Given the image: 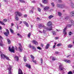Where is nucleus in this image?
<instances>
[{
  "mask_svg": "<svg viewBox=\"0 0 74 74\" xmlns=\"http://www.w3.org/2000/svg\"><path fill=\"white\" fill-rule=\"evenodd\" d=\"M15 19L16 21H19V17H18V16H22V14L19 12H16L15 13Z\"/></svg>",
  "mask_w": 74,
  "mask_h": 74,
  "instance_id": "nucleus-1",
  "label": "nucleus"
},
{
  "mask_svg": "<svg viewBox=\"0 0 74 74\" xmlns=\"http://www.w3.org/2000/svg\"><path fill=\"white\" fill-rule=\"evenodd\" d=\"M47 25L49 26V28L47 27L46 28L47 30H49V31L52 30V23L51 22V21H49L47 24Z\"/></svg>",
  "mask_w": 74,
  "mask_h": 74,
  "instance_id": "nucleus-2",
  "label": "nucleus"
},
{
  "mask_svg": "<svg viewBox=\"0 0 74 74\" xmlns=\"http://www.w3.org/2000/svg\"><path fill=\"white\" fill-rule=\"evenodd\" d=\"M59 69L60 71H63L65 69L64 68L63 64H61L59 66Z\"/></svg>",
  "mask_w": 74,
  "mask_h": 74,
  "instance_id": "nucleus-3",
  "label": "nucleus"
},
{
  "mask_svg": "<svg viewBox=\"0 0 74 74\" xmlns=\"http://www.w3.org/2000/svg\"><path fill=\"white\" fill-rule=\"evenodd\" d=\"M9 49L11 52H14V47L13 46L12 47L11 49L10 47H9Z\"/></svg>",
  "mask_w": 74,
  "mask_h": 74,
  "instance_id": "nucleus-4",
  "label": "nucleus"
},
{
  "mask_svg": "<svg viewBox=\"0 0 74 74\" xmlns=\"http://www.w3.org/2000/svg\"><path fill=\"white\" fill-rule=\"evenodd\" d=\"M9 68H8L9 70L8 74H12L11 73V69H12V66L11 65H9Z\"/></svg>",
  "mask_w": 74,
  "mask_h": 74,
  "instance_id": "nucleus-5",
  "label": "nucleus"
},
{
  "mask_svg": "<svg viewBox=\"0 0 74 74\" xmlns=\"http://www.w3.org/2000/svg\"><path fill=\"white\" fill-rule=\"evenodd\" d=\"M29 47L30 48H31L32 47V49L33 50H34V51H36V47H34V46H32V45H29Z\"/></svg>",
  "mask_w": 74,
  "mask_h": 74,
  "instance_id": "nucleus-6",
  "label": "nucleus"
},
{
  "mask_svg": "<svg viewBox=\"0 0 74 74\" xmlns=\"http://www.w3.org/2000/svg\"><path fill=\"white\" fill-rule=\"evenodd\" d=\"M44 9L45 11H48L49 9V7L48 6H45Z\"/></svg>",
  "mask_w": 74,
  "mask_h": 74,
  "instance_id": "nucleus-7",
  "label": "nucleus"
},
{
  "mask_svg": "<svg viewBox=\"0 0 74 74\" xmlns=\"http://www.w3.org/2000/svg\"><path fill=\"white\" fill-rule=\"evenodd\" d=\"M66 29H67V27L65 28L64 29H63V33L64 34V36H66L67 34V32L66 31Z\"/></svg>",
  "mask_w": 74,
  "mask_h": 74,
  "instance_id": "nucleus-8",
  "label": "nucleus"
},
{
  "mask_svg": "<svg viewBox=\"0 0 74 74\" xmlns=\"http://www.w3.org/2000/svg\"><path fill=\"white\" fill-rule=\"evenodd\" d=\"M14 58L15 60H16V61L17 62L19 61V57L16 56H14Z\"/></svg>",
  "mask_w": 74,
  "mask_h": 74,
  "instance_id": "nucleus-9",
  "label": "nucleus"
},
{
  "mask_svg": "<svg viewBox=\"0 0 74 74\" xmlns=\"http://www.w3.org/2000/svg\"><path fill=\"white\" fill-rule=\"evenodd\" d=\"M1 59H5V57H6V56L4 54H1Z\"/></svg>",
  "mask_w": 74,
  "mask_h": 74,
  "instance_id": "nucleus-10",
  "label": "nucleus"
},
{
  "mask_svg": "<svg viewBox=\"0 0 74 74\" xmlns=\"http://www.w3.org/2000/svg\"><path fill=\"white\" fill-rule=\"evenodd\" d=\"M70 16L71 17H73V16H74V11L71 12L70 14Z\"/></svg>",
  "mask_w": 74,
  "mask_h": 74,
  "instance_id": "nucleus-11",
  "label": "nucleus"
},
{
  "mask_svg": "<svg viewBox=\"0 0 74 74\" xmlns=\"http://www.w3.org/2000/svg\"><path fill=\"white\" fill-rule=\"evenodd\" d=\"M23 23L24 24H25V25H26V26H27V27H29V24H28V23H27V22H26L23 21Z\"/></svg>",
  "mask_w": 74,
  "mask_h": 74,
  "instance_id": "nucleus-12",
  "label": "nucleus"
},
{
  "mask_svg": "<svg viewBox=\"0 0 74 74\" xmlns=\"http://www.w3.org/2000/svg\"><path fill=\"white\" fill-rule=\"evenodd\" d=\"M66 8V6L64 4H61V8Z\"/></svg>",
  "mask_w": 74,
  "mask_h": 74,
  "instance_id": "nucleus-13",
  "label": "nucleus"
},
{
  "mask_svg": "<svg viewBox=\"0 0 74 74\" xmlns=\"http://www.w3.org/2000/svg\"><path fill=\"white\" fill-rule=\"evenodd\" d=\"M32 42L34 44H35V45H37L38 44V42L36 40H33L32 41Z\"/></svg>",
  "mask_w": 74,
  "mask_h": 74,
  "instance_id": "nucleus-14",
  "label": "nucleus"
},
{
  "mask_svg": "<svg viewBox=\"0 0 74 74\" xmlns=\"http://www.w3.org/2000/svg\"><path fill=\"white\" fill-rule=\"evenodd\" d=\"M18 74H23V72L20 69H18Z\"/></svg>",
  "mask_w": 74,
  "mask_h": 74,
  "instance_id": "nucleus-15",
  "label": "nucleus"
},
{
  "mask_svg": "<svg viewBox=\"0 0 74 74\" xmlns=\"http://www.w3.org/2000/svg\"><path fill=\"white\" fill-rule=\"evenodd\" d=\"M42 2L44 4H47L48 3V0H43Z\"/></svg>",
  "mask_w": 74,
  "mask_h": 74,
  "instance_id": "nucleus-16",
  "label": "nucleus"
},
{
  "mask_svg": "<svg viewBox=\"0 0 74 74\" xmlns=\"http://www.w3.org/2000/svg\"><path fill=\"white\" fill-rule=\"evenodd\" d=\"M18 51L20 52H22V47H18Z\"/></svg>",
  "mask_w": 74,
  "mask_h": 74,
  "instance_id": "nucleus-17",
  "label": "nucleus"
},
{
  "mask_svg": "<svg viewBox=\"0 0 74 74\" xmlns=\"http://www.w3.org/2000/svg\"><path fill=\"white\" fill-rule=\"evenodd\" d=\"M64 61L66 63H70L71 62L69 60L65 59L64 60Z\"/></svg>",
  "mask_w": 74,
  "mask_h": 74,
  "instance_id": "nucleus-18",
  "label": "nucleus"
},
{
  "mask_svg": "<svg viewBox=\"0 0 74 74\" xmlns=\"http://www.w3.org/2000/svg\"><path fill=\"white\" fill-rule=\"evenodd\" d=\"M69 22L71 23L72 24V25H74V21H73L72 20H69Z\"/></svg>",
  "mask_w": 74,
  "mask_h": 74,
  "instance_id": "nucleus-19",
  "label": "nucleus"
},
{
  "mask_svg": "<svg viewBox=\"0 0 74 74\" xmlns=\"http://www.w3.org/2000/svg\"><path fill=\"white\" fill-rule=\"evenodd\" d=\"M4 35H5V36H6L7 37H8V34H9L10 33H8L7 32H5V33H4Z\"/></svg>",
  "mask_w": 74,
  "mask_h": 74,
  "instance_id": "nucleus-20",
  "label": "nucleus"
},
{
  "mask_svg": "<svg viewBox=\"0 0 74 74\" xmlns=\"http://www.w3.org/2000/svg\"><path fill=\"white\" fill-rule=\"evenodd\" d=\"M17 35L18 36H19V37H20V38H23L22 36H21V35L19 33H18L17 34Z\"/></svg>",
  "mask_w": 74,
  "mask_h": 74,
  "instance_id": "nucleus-21",
  "label": "nucleus"
},
{
  "mask_svg": "<svg viewBox=\"0 0 74 74\" xmlns=\"http://www.w3.org/2000/svg\"><path fill=\"white\" fill-rule=\"evenodd\" d=\"M53 17V16H52V15H50L48 17V18L49 19H51V18H52Z\"/></svg>",
  "mask_w": 74,
  "mask_h": 74,
  "instance_id": "nucleus-22",
  "label": "nucleus"
},
{
  "mask_svg": "<svg viewBox=\"0 0 74 74\" xmlns=\"http://www.w3.org/2000/svg\"><path fill=\"white\" fill-rule=\"evenodd\" d=\"M25 66L27 67L29 69H30V68H31V66H30V65H29L28 64H27Z\"/></svg>",
  "mask_w": 74,
  "mask_h": 74,
  "instance_id": "nucleus-23",
  "label": "nucleus"
},
{
  "mask_svg": "<svg viewBox=\"0 0 74 74\" xmlns=\"http://www.w3.org/2000/svg\"><path fill=\"white\" fill-rule=\"evenodd\" d=\"M49 44H47L45 47L46 49H48V48H49Z\"/></svg>",
  "mask_w": 74,
  "mask_h": 74,
  "instance_id": "nucleus-24",
  "label": "nucleus"
},
{
  "mask_svg": "<svg viewBox=\"0 0 74 74\" xmlns=\"http://www.w3.org/2000/svg\"><path fill=\"white\" fill-rule=\"evenodd\" d=\"M57 7L58 8H61V4H58L57 5Z\"/></svg>",
  "mask_w": 74,
  "mask_h": 74,
  "instance_id": "nucleus-25",
  "label": "nucleus"
},
{
  "mask_svg": "<svg viewBox=\"0 0 74 74\" xmlns=\"http://www.w3.org/2000/svg\"><path fill=\"white\" fill-rule=\"evenodd\" d=\"M9 44H11V40L9 39H8L7 40Z\"/></svg>",
  "mask_w": 74,
  "mask_h": 74,
  "instance_id": "nucleus-26",
  "label": "nucleus"
},
{
  "mask_svg": "<svg viewBox=\"0 0 74 74\" xmlns=\"http://www.w3.org/2000/svg\"><path fill=\"white\" fill-rule=\"evenodd\" d=\"M71 7L72 8H74V4L73 3H71Z\"/></svg>",
  "mask_w": 74,
  "mask_h": 74,
  "instance_id": "nucleus-27",
  "label": "nucleus"
},
{
  "mask_svg": "<svg viewBox=\"0 0 74 74\" xmlns=\"http://www.w3.org/2000/svg\"><path fill=\"white\" fill-rule=\"evenodd\" d=\"M23 59L24 62H26V61H27V58H26V56H25Z\"/></svg>",
  "mask_w": 74,
  "mask_h": 74,
  "instance_id": "nucleus-28",
  "label": "nucleus"
},
{
  "mask_svg": "<svg viewBox=\"0 0 74 74\" xmlns=\"http://www.w3.org/2000/svg\"><path fill=\"white\" fill-rule=\"evenodd\" d=\"M31 36V33L29 32L27 35V36L29 38H30V36Z\"/></svg>",
  "mask_w": 74,
  "mask_h": 74,
  "instance_id": "nucleus-29",
  "label": "nucleus"
},
{
  "mask_svg": "<svg viewBox=\"0 0 74 74\" xmlns=\"http://www.w3.org/2000/svg\"><path fill=\"white\" fill-rule=\"evenodd\" d=\"M30 56H31L32 59V60H34V57L32 55H30Z\"/></svg>",
  "mask_w": 74,
  "mask_h": 74,
  "instance_id": "nucleus-30",
  "label": "nucleus"
},
{
  "mask_svg": "<svg viewBox=\"0 0 74 74\" xmlns=\"http://www.w3.org/2000/svg\"><path fill=\"white\" fill-rule=\"evenodd\" d=\"M5 58L7 60H10V58H9V57L7 56H6Z\"/></svg>",
  "mask_w": 74,
  "mask_h": 74,
  "instance_id": "nucleus-31",
  "label": "nucleus"
},
{
  "mask_svg": "<svg viewBox=\"0 0 74 74\" xmlns=\"http://www.w3.org/2000/svg\"><path fill=\"white\" fill-rule=\"evenodd\" d=\"M10 31L11 33H14V30H12V29H10Z\"/></svg>",
  "mask_w": 74,
  "mask_h": 74,
  "instance_id": "nucleus-32",
  "label": "nucleus"
},
{
  "mask_svg": "<svg viewBox=\"0 0 74 74\" xmlns=\"http://www.w3.org/2000/svg\"><path fill=\"white\" fill-rule=\"evenodd\" d=\"M73 45H69L68 46V48H72L73 47Z\"/></svg>",
  "mask_w": 74,
  "mask_h": 74,
  "instance_id": "nucleus-33",
  "label": "nucleus"
},
{
  "mask_svg": "<svg viewBox=\"0 0 74 74\" xmlns=\"http://www.w3.org/2000/svg\"><path fill=\"white\" fill-rule=\"evenodd\" d=\"M19 1L20 2H21V3H25V1L23 0H19Z\"/></svg>",
  "mask_w": 74,
  "mask_h": 74,
  "instance_id": "nucleus-34",
  "label": "nucleus"
},
{
  "mask_svg": "<svg viewBox=\"0 0 74 74\" xmlns=\"http://www.w3.org/2000/svg\"><path fill=\"white\" fill-rule=\"evenodd\" d=\"M68 19H69V17L66 16L65 17L64 19L65 21H67V20H68Z\"/></svg>",
  "mask_w": 74,
  "mask_h": 74,
  "instance_id": "nucleus-35",
  "label": "nucleus"
},
{
  "mask_svg": "<svg viewBox=\"0 0 74 74\" xmlns=\"http://www.w3.org/2000/svg\"><path fill=\"white\" fill-rule=\"evenodd\" d=\"M0 23L2 25H4V26H5V24H4V23L3 22H2L1 21L0 22Z\"/></svg>",
  "mask_w": 74,
  "mask_h": 74,
  "instance_id": "nucleus-36",
  "label": "nucleus"
},
{
  "mask_svg": "<svg viewBox=\"0 0 74 74\" xmlns=\"http://www.w3.org/2000/svg\"><path fill=\"white\" fill-rule=\"evenodd\" d=\"M58 15L60 16L62 15V13L60 12H58Z\"/></svg>",
  "mask_w": 74,
  "mask_h": 74,
  "instance_id": "nucleus-37",
  "label": "nucleus"
},
{
  "mask_svg": "<svg viewBox=\"0 0 74 74\" xmlns=\"http://www.w3.org/2000/svg\"><path fill=\"white\" fill-rule=\"evenodd\" d=\"M61 45H62V44L61 43H59L57 45V47H60Z\"/></svg>",
  "mask_w": 74,
  "mask_h": 74,
  "instance_id": "nucleus-38",
  "label": "nucleus"
},
{
  "mask_svg": "<svg viewBox=\"0 0 74 74\" xmlns=\"http://www.w3.org/2000/svg\"><path fill=\"white\" fill-rule=\"evenodd\" d=\"M68 74H73L72 72L71 71H69L68 73Z\"/></svg>",
  "mask_w": 74,
  "mask_h": 74,
  "instance_id": "nucleus-39",
  "label": "nucleus"
},
{
  "mask_svg": "<svg viewBox=\"0 0 74 74\" xmlns=\"http://www.w3.org/2000/svg\"><path fill=\"white\" fill-rule=\"evenodd\" d=\"M6 33H10V32H9V30L8 29H6Z\"/></svg>",
  "mask_w": 74,
  "mask_h": 74,
  "instance_id": "nucleus-40",
  "label": "nucleus"
},
{
  "mask_svg": "<svg viewBox=\"0 0 74 74\" xmlns=\"http://www.w3.org/2000/svg\"><path fill=\"white\" fill-rule=\"evenodd\" d=\"M29 12L30 14H33V11L32 10H31Z\"/></svg>",
  "mask_w": 74,
  "mask_h": 74,
  "instance_id": "nucleus-41",
  "label": "nucleus"
},
{
  "mask_svg": "<svg viewBox=\"0 0 74 74\" xmlns=\"http://www.w3.org/2000/svg\"><path fill=\"white\" fill-rule=\"evenodd\" d=\"M51 5H52V7L55 6V4H54V3H53L52 2V3H51Z\"/></svg>",
  "mask_w": 74,
  "mask_h": 74,
  "instance_id": "nucleus-42",
  "label": "nucleus"
},
{
  "mask_svg": "<svg viewBox=\"0 0 74 74\" xmlns=\"http://www.w3.org/2000/svg\"><path fill=\"white\" fill-rule=\"evenodd\" d=\"M32 62H34V63H36V60H32Z\"/></svg>",
  "mask_w": 74,
  "mask_h": 74,
  "instance_id": "nucleus-43",
  "label": "nucleus"
},
{
  "mask_svg": "<svg viewBox=\"0 0 74 74\" xmlns=\"http://www.w3.org/2000/svg\"><path fill=\"white\" fill-rule=\"evenodd\" d=\"M37 49H40V50H41V48L39 47H37Z\"/></svg>",
  "mask_w": 74,
  "mask_h": 74,
  "instance_id": "nucleus-44",
  "label": "nucleus"
},
{
  "mask_svg": "<svg viewBox=\"0 0 74 74\" xmlns=\"http://www.w3.org/2000/svg\"><path fill=\"white\" fill-rule=\"evenodd\" d=\"M3 20L4 21V22H6L7 21V20L6 19H4Z\"/></svg>",
  "mask_w": 74,
  "mask_h": 74,
  "instance_id": "nucleus-45",
  "label": "nucleus"
},
{
  "mask_svg": "<svg viewBox=\"0 0 74 74\" xmlns=\"http://www.w3.org/2000/svg\"><path fill=\"white\" fill-rule=\"evenodd\" d=\"M53 35H56V32H53Z\"/></svg>",
  "mask_w": 74,
  "mask_h": 74,
  "instance_id": "nucleus-46",
  "label": "nucleus"
},
{
  "mask_svg": "<svg viewBox=\"0 0 74 74\" xmlns=\"http://www.w3.org/2000/svg\"><path fill=\"white\" fill-rule=\"evenodd\" d=\"M38 11H39V12H40L41 11V9H40V8H38Z\"/></svg>",
  "mask_w": 74,
  "mask_h": 74,
  "instance_id": "nucleus-47",
  "label": "nucleus"
},
{
  "mask_svg": "<svg viewBox=\"0 0 74 74\" xmlns=\"http://www.w3.org/2000/svg\"><path fill=\"white\" fill-rule=\"evenodd\" d=\"M42 59L41 58L40 59V61H41V63L42 64Z\"/></svg>",
  "mask_w": 74,
  "mask_h": 74,
  "instance_id": "nucleus-48",
  "label": "nucleus"
},
{
  "mask_svg": "<svg viewBox=\"0 0 74 74\" xmlns=\"http://www.w3.org/2000/svg\"><path fill=\"white\" fill-rule=\"evenodd\" d=\"M55 40H58V39H59V37H56L55 38Z\"/></svg>",
  "mask_w": 74,
  "mask_h": 74,
  "instance_id": "nucleus-49",
  "label": "nucleus"
},
{
  "mask_svg": "<svg viewBox=\"0 0 74 74\" xmlns=\"http://www.w3.org/2000/svg\"><path fill=\"white\" fill-rule=\"evenodd\" d=\"M38 27H39L40 28V27H42V25L41 24H40V25H39Z\"/></svg>",
  "mask_w": 74,
  "mask_h": 74,
  "instance_id": "nucleus-50",
  "label": "nucleus"
},
{
  "mask_svg": "<svg viewBox=\"0 0 74 74\" xmlns=\"http://www.w3.org/2000/svg\"><path fill=\"white\" fill-rule=\"evenodd\" d=\"M71 25L69 24L68 25V27H71Z\"/></svg>",
  "mask_w": 74,
  "mask_h": 74,
  "instance_id": "nucleus-51",
  "label": "nucleus"
},
{
  "mask_svg": "<svg viewBox=\"0 0 74 74\" xmlns=\"http://www.w3.org/2000/svg\"><path fill=\"white\" fill-rule=\"evenodd\" d=\"M40 6L42 7H44V6H43V5H42L41 3H40Z\"/></svg>",
  "mask_w": 74,
  "mask_h": 74,
  "instance_id": "nucleus-52",
  "label": "nucleus"
},
{
  "mask_svg": "<svg viewBox=\"0 0 74 74\" xmlns=\"http://www.w3.org/2000/svg\"><path fill=\"white\" fill-rule=\"evenodd\" d=\"M37 21H40V18L38 17H37Z\"/></svg>",
  "mask_w": 74,
  "mask_h": 74,
  "instance_id": "nucleus-53",
  "label": "nucleus"
},
{
  "mask_svg": "<svg viewBox=\"0 0 74 74\" xmlns=\"http://www.w3.org/2000/svg\"><path fill=\"white\" fill-rule=\"evenodd\" d=\"M52 60H55V58L54 57H53L52 59Z\"/></svg>",
  "mask_w": 74,
  "mask_h": 74,
  "instance_id": "nucleus-54",
  "label": "nucleus"
},
{
  "mask_svg": "<svg viewBox=\"0 0 74 74\" xmlns=\"http://www.w3.org/2000/svg\"><path fill=\"white\" fill-rule=\"evenodd\" d=\"M59 53V52L58 51H56L55 52V54H58Z\"/></svg>",
  "mask_w": 74,
  "mask_h": 74,
  "instance_id": "nucleus-55",
  "label": "nucleus"
},
{
  "mask_svg": "<svg viewBox=\"0 0 74 74\" xmlns=\"http://www.w3.org/2000/svg\"><path fill=\"white\" fill-rule=\"evenodd\" d=\"M27 16V14H25L24 15V17H25V18H26V17Z\"/></svg>",
  "mask_w": 74,
  "mask_h": 74,
  "instance_id": "nucleus-56",
  "label": "nucleus"
},
{
  "mask_svg": "<svg viewBox=\"0 0 74 74\" xmlns=\"http://www.w3.org/2000/svg\"><path fill=\"white\" fill-rule=\"evenodd\" d=\"M14 26V24L13 23H12L11 24V26Z\"/></svg>",
  "mask_w": 74,
  "mask_h": 74,
  "instance_id": "nucleus-57",
  "label": "nucleus"
},
{
  "mask_svg": "<svg viewBox=\"0 0 74 74\" xmlns=\"http://www.w3.org/2000/svg\"><path fill=\"white\" fill-rule=\"evenodd\" d=\"M69 35H70V36H71V32H69Z\"/></svg>",
  "mask_w": 74,
  "mask_h": 74,
  "instance_id": "nucleus-58",
  "label": "nucleus"
},
{
  "mask_svg": "<svg viewBox=\"0 0 74 74\" xmlns=\"http://www.w3.org/2000/svg\"><path fill=\"white\" fill-rule=\"evenodd\" d=\"M55 46H55V45H54V46H53V49H54V48H55Z\"/></svg>",
  "mask_w": 74,
  "mask_h": 74,
  "instance_id": "nucleus-59",
  "label": "nucleus"
},
{
  "mask_svg": "<svg viewBox=\"0 0 74 74\" xmlns=\"http://www.w3.org/2000/svg\"><path fill=\"white\" fill-rule=\"evenodd\" d=\"M3 44H2V43H0V46H3Z\"/></svg>",
  "mask_w": 74,
  "mask_h": 74,
  "instance_id": "nucleus-60",
  "label": "nucleus"
},
{
  "mask_svg": "<svg viewBox=\"0 0 74 74\" xmlns=\"http://www.w3.org/2000/svg\"><path fill=\"white\" fill-rule=\"evenodd\" d=\"M59 2L61 3L62 2V0H58Z\"/></svg>",
  "mask_w": 74,
  "mask_h": 74,
  "instance_id": "nucleus-61",
  "label": "nucleus"
},
{
  "mask_svg": "<svg viewBox=\"0 0 74 74\" xmlns=\"http://www.w3.org/2000/svg\"><path fill=\"white\" fill-rule=\"evenodd\" d=\"M19 47H22V46H21V44L20 43H19Z\"/></svg>",
  "mask_w": 74,
  "mask_h": 74,
  "instance_id": "nucleus-62",
  "label": "nucleus"
},
{
  "mask_svg": "<svg viewBox=\"0 0 74 74\" xmlns=\"http://www.w3.org/2000/svg\"><path fill=\"white\" fill-rule=\"evenodd\" d=\"M41 46L42 47H44V45L43 44H41Z\"/></svg>",
  "mask_w": 74,
  "mask_h": 74,
  "instance_id": "nucleus-63",
  "label": "nucleus"
},
{
  "mask_svg": "<svg viewBox=\"0 0 74 74\" xmlns=\"http://www.w3.org/2000/svg\"><path fill=\"white\" fill-rule=\"evenodd\" d=\"M43 33H45V31L44 29H43Z\"/></svg>",
  "mask_w": 74,
  "mask_h": 74,
  "instance_id": "nucleus-64",
  "label": "nucleus"
}]
</instances>
